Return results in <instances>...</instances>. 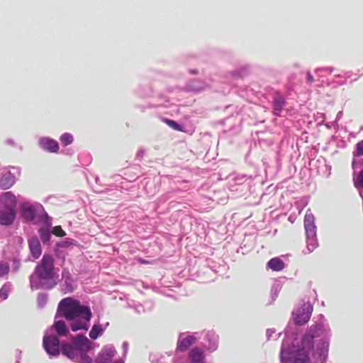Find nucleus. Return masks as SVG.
I'll return each mask as SVG.
<instances>
[{"mask_svg": "<svg viewBox=\"0 0 363 363\" xmlns=\"http://www.w3.org/2000/svg\"><path fill=\"white\" fill-rule=\"evenodd\" d=\"M15 184V177L11 172L4 174L0 179V188L8 189Z\"/></svg>", "mask_w": 363, "mask_h": 363, "instance_id": "12", "label": "nucleus"}, {"mask_svg": "<svg viewBox=\"0 0 363 363\" xmlns=\"http://www.w3.org/2000/svg\"><path fill=\"white\" fill-rule=\"evenodd\" d=\"M164 122L167 124L172 129L176 130H181L180 125L174 121L170 119H164Z\"/></svg>", "mask_w": 363, "mask_h": 363, "instance_id": "27", "label": "nucleus"}, {"mask_svg": "<svg viewBox=\"0 0 363 363\" xmlns=\"http://www.w3.org/2000/svg\"><path fill=\"white\" fill-rule=\"evenodd\" d=\"M354 185L356 187L363 188V169L359 172L357 179L354 181Z\"/></svg>", "mask_w": 363, "mask_h": 363, "instance_id": "29", "label": "nucleus"}, {"mask_svg": "<svg viewBox=\"0 0 363 363\" xmlns=\"http://www.w3.org/2000/svg\"><path fill=\"white\" fill-rule=\"evenodd\" d=\"M102 333L101 326L99 325H94L91 331L89 332V337L93 339H97Z\"/></svg>", "mask_w": 363, "mask_h": 363, "instance_id": "22", "label": "nucleus"}, {"mask_svg": "<svg viewBox=\"0 0 363 363\" xmlns=\"http://www.w3.org/2000/svg\"><path fill=\"white\" fill-rule=\"evenodd\" d=\"M267 267L272 271L279 272L284 269L285 264L282 259L279 257H274L268 261Z\"/></svg>", "mask_w": 363, "mask_h": 363, "instance_id": "16", "label": "nucleus"}, {"mask_svg": "<svg viewBox=\"0 0 363 363\" xmlns=\"http://www.w3.org/2000/svg\"><path fill=\"white\" fill-rule=\"evenodd\" d=\"M57 314L67 320L82 318L86 321H90L92 315L89 306L81 305L78 300L72 297L65 298L60 301L57 306Z\"/></svg>", "mask_w": 363, "mask_h": 363, "instance_id": "1", "label": "nucleus"}, {"mask_svg": "<svg viewBox=\"0 0 363 363\" xmlns=\"http://www.w3.org/2000/svg\"><path fill=\"white\" fill-rule=\"evenodd\" d=\"M84 354L81 357V362L82 363H91L92 360L91 358L89 357L88 355L86 354V353L83 352Z\"/></svg>", "mask_w": 363, "mask_h": 363, "instance_id": "32", "label": "nucleus"}, {"mask_svg": "<svg viewBox=\"0 0 363 363\" xmlns=\"http://www.w3.org/2000/svg\"><path fill=\"white\" fill-rule=\"evenodd\" d=\"M284 105L285 101L283 97H276L273 101L274 114L278 116H280L281 111H282Z\"/></svg>", "mask_w": 363, "mask_h": 363, "instance_id": "18", "label": "nucleus"}, {"mask_svg": "<svg viewBox=\"0 0 363 363\" xmlns=\"http://www.w3.org/2000/svg\"><path fill=\"white\" fill-rule=\"evenodd\" d=\"M1 199L5 203H9L11 204L15 203V196L10 191L4 193L1 196Z\"/></svg>", "mask_w": 363, "mask_h": 363, "instance_id": "24", "label": "nucleus"}, {"mask_svg": "<svg viewBox=\"0 0 363 363\" xmlns=\"http://www.w3.org/2000/svg\"><path fill=\"white\" fill-rule=\"evenodd\" d=\"M116 354V350L113 347H106L98 354L95 362L96 363H108Z\"/></svg>", "mask_w": 363, "mask_h": 363, "instance_id": "8", "label": "nucleus"}, {"mask_svg": "<svg viewBox=\"0 0 363 363\" xmlns=\"http://www.w3.org/2000/svg\"><path fill=\"white\" fill-rule=\"evenodd\" d=\"M10 272V265L8 262L0 261V278L7 277Z\"/></svg>", "mask_w": 363, "mask_h": 363, "instance_id": "21", "label": "nucleus"}, {"mask_svg": "<svg viewBox=\"0 0 363 363\" xmlns=\"http://www.w3.org/2000/svg\"><path fill=\"white\" fill-rule=\"evenodd\" d=\"M313 312V306L310 303H304L301 308L293 312L296 325H302L308 322Z\"/></svg>", "mask_w": 363, "mask_h": 363, "instance_id": "4", "label": "nucleus"}, {"mask_svg": "<svg viewBox=\"0 0 363 363\" xmlns=\"http://www.w3.org/2000/svg\"><path fill=\"white\" fill-rule=\"evenodd\" d=\"M35 273L41 280H51L55 277L54 259L52 255L45 254L40 263L35 267Z\"/></svg>", "mask_w": 363, "mask_h": 363, "instance_id": "3", "label": "nucleus"}, {"mask_svg": "<svg viewBox=\"0 0 363 363\" xmlns=\"http://www.w3.org/2000/svg\"><path fill=\"white\" fill-rule=\"evenodd\" d=\"M191 363H204V356L201 350L197 347L193 348L189 354Z\"/></svg>", "mask_w": 363, "mask_h": 363, "instance_id": "15", "label": "nucleus"}, {"mask_svg": "<svg viewBox=\"0 0 363 363\" xmlns=\"http://www.w3.org/2000/svg\"><path fill=\"white\" fill-rule=\"evenodd\" d=\"M140 262L142 264H148L149 262L143 259H140Z\"/></svg>", "mask_w": 363, "mask_h": 363, "instance_id": "36", "label": "nucleus"}, {"mask_svg": "<svg viewBox=\"0 0 363 363\" xmlns=\"http://www.w3.org/2000/svg\"><path fill=\"white\" fill-rule=\"evenodd\" d=\"M89 321H86L84 319L79 318L78 321L74 322L71 325V329L74 332L79 330H87L89 328Z\"/></svg>", "mask_w": 363, "mask_h": 363, "instance_id": "19", "label": "nucleus"}, {"mask_svg": "<svg viewBox=\"0 0 363 363\" xmlns=\"http://www.w3.org/2000/svg\"><path fill=\"white\" fill-rule=\"evenodd\" d=\"M40 145L43 149L50 152H57L59 150L58 143L53 139L48 138H43L40 140Z\"/></svg>", "mask_w": 363, "mask_h": 363, "instance_id": "11", "label": "nucleus"}, {"mask_svg": "<svg viewBox=\"0 0 363 363\" xmlns=\"http://www.w3.org/2000/svg\"><path fill=\"white\" fill-rule=\"evenodd\" d=\"M294 363H309V357L305 352L298 351L294 357Z\"/></svg>", "mask_w": 363, "mask_h": 363, "instance_id": "20", "label": "nucleus"}, {"mask_svg": "<svg viewBox=\"0 0 363 363\" xmlns=\"http://www.w3.org/2000/svg\"><path fill=\"white\" fill-rule=\"evenodd\" d=\"M307 81L309 83H312L314 81L313 77V75L310 72L307 73Z\"/></svg>", "mask_w": 363, "mask_h": 363, "instance_id": "33", "label": "nucleus"}, {"mask_svg": "<svg viewBox=\"0 0 363 363\" xmlns=\"http://www.w3.org/2000/svg\"><path fill=\"white\" fill-rule=\"evenodd\" d=\"M72 344L77 351L87 352L91 349V342L83 335H78L72 340Z\"/></svg>", "mask_w": 363, "mask_h": 363, "instance_id": "6", "label": "nucleus"}, {"mask_svg": "<svg viewBox=\"0 0 363 363\" xmlns=\"http://www.w3.org/2000/svg\"><path fill=\"white\" fill-rule=\"evenodd\" d=\"M28 247L32 257L36 259H38L42 254V248L40 242L38 238L33 237L28 240Z\"/></svg>", "mask_w": 363, "mask_h": 363, "instance_id": "9", "label": "nucleus"}, {"mask_svg": "<svg viewBox=\"0 0 363 363\" xmlns=\"http://www.w3.org/2000/svg\"><path fill=\"white\" fill-rule=\"evenodd\" d=\"M281 363H290L289 360L284 359L283 352L281 353Z\"/></svg>", "mask_w": 363, "mask_h": 363, "instance_id": "34", "label": "nucleus"}, {"mask_svg": "<svg viewBox=\"0 0 363 363\" xmlns=\"http://www.w3.org/2000/svg\"><path fill=\"white\" fill-rule=\"evenodd\" d=\"M357 156H362L363 155V140L357 143L356 145V153Z\"/></svg>", "mask_w": 363, "mask_h": 363, "instance_id": "30", "label": "nucleus"}, {"mask_svg": "<svg viewBox=\"0 0 363 363\" xmlns=\"http://www.w3.org/2000/svg\"><path fill=\"white\" fill-rule=\"evenodd\" d=\"M52 328L60 336H65L69 333V329L63 320L55 321Z\"/></svg>", "mask_w": 363, "mask_h": 363, "instance_id": "17", "label": "nucleus"}, {"mask_svg": "<svg viewBox=\"0 0 363 363\" xmlns=\"http://www.w3.org/2000/svg\"><path fill=\"white\" fill-rule=\"evenodd\" d=\"M16 218V212L13 208H9L5 210L0 211V225H10Z\"/></svg>", "mask_w": 363, "mask_h": 363, "instance_id": "7", "label": "nucleus"}, {"mask_svg": "<svg viewBox=\"0 0 363 363\" xmlns=\"http://www.w3.org/2000/svg\"><path fill=\"white\" fill-rule=\"evenodd\" d=\"M313 215L306 213L304 217V228L306 237V249L311 253L318 246L316 236V226L315 225Z\"/></svg>", "mask_w": 363, "mask_h": 363, "instance_id": "2", "label": "nucleus"}, {"mask_svg": "<svg viewBox=\"0 0 363 363\" xmlns=\"http://www.w3.org/2000/svg\"><path fill=\"white\" fill-rule=\"evenodd\" d=\"M46 301H47V296L46 295H44V294H40L38 296V303L40 305H41L42 306H44L46 303Z\"/></svg>", "mask_w": 363, "mask_h": 363, "instance_id": "31", "label": "nucleus"}, {"mask_svg": "<svg viewBox=\"0 0 363 363\" xmlns=\"http://www.w3.org/2000/svg\"><path fill=\"white\" fill-rule=\"evenodd\" d=\"M39 235L42 241L45 243L49 241L50 238V232L45 228H40L38 231Z\"/></svg>", "mask_w": 363, "mask_h": 363, "instance_id": "26", "label": "nucleus"}, {"mask_svg": "<svg viewBox=\"0 0 363 363\" xmlns=\"http://www.w3.org/2000/svg\"><path fill=\"white\" fill-rule=\"evenodd\" d=\"M52 233L57 237H64L66 233L60 225L53 228Z\"/></svg>", "mask_w": 363, "mask_h": 363, "instance_id": "28", "label": "nucleus"}, {"mask_svg": "<svg viewBox=\"0 0 363 363\" xmlns=\"http://www.w3.org/2000/svg\"><path fill=\"white\" fill-rule=\"evenodd\" d=\"M60 350L64 355L71 359H74L77 357L78 352L73 344L65 342H62L61 344Z\"/></svg>", "mask_w": 363, "mask_h": 363, "instance_id": "13", "label": "nucleus"}, {"mask_svg": "<svg viewBox=\"0 0 363 363\" xmlns=\"http://www.w3.org/2000/svg\"><path fill=\"white\" fill-rule=\"evenodd\" d=\"M196 341V337L193 335H188L186 337L180 338L177 342V350L180 352H184L189 349Z\"/></svg>", "mask_w": 363, "mask_h": 363, "instance_id": "10", "label": "nucleus"}, {"mask_svg": "<svg viewBox=\"0 0 363 363\" xmlns=\"http://www.w3.org/2000/svg\"><path fill=\"white\" fill-rule=\"evenodd\" d=\"M10 287V283H6L1 286L0 289V300L4 301L8 298Z\"/></svg>", "mask_w": 363, "mask_h": 363, "instance_id": "23", "label": "nucleus"}, {"mask_svg": "<svg viewBox=\"0 0 363 363\" xmlns=\"http://www.w3.org/2000/svg\"><path fill=\"white\" fill-rule=\"evenodd\" d=\"M60 141L64 145L67 146L73 142V136L68 133H64L60 137Z\"/></svg>", "mask_w": 363, "mask_h": 363, "instance_id": "25", "label": "nucleus"}, {"mask_svg": "<svg viewBox=\"0 0 363 363\" xmlns=\"http://www.w3.org/2000/svg\"><path fill=\"white\" fill-rule=\"evenodd\" d=\"M43 347L49 354L57 356L60 354V342L55 335L45 336L43 337Z\"/></svg>", "mask_w": 363, "mask_h": 363, "instance_id": "5", "label": "nucleus"}, {"mask_svg": "<svg viewBox=\"0 0 363 363\" xmlns=\"http://www.w3.org/2000/svg\"><path fill=\"white\" fill-rule=\"evenodd\" d=\"M35 210L33 205L25 203L22 205V216L28 221L34 220Z\"/></svg>", "mask_w": 363, "mask_h": 363, "instance_id": "14", "label": "nucleus"}, {"mask_svg": "<svg viewBox=\"0 0 363 363\" xmlns=\"http://www.w3.org/2000/svg\"><path fill=\"white\" fill-rule=\"evenodd\" d=\"M71 243L70 242H64L63 244L62 245V247H67L69 245H70Z\"/></svg>", "mask_w": 363, "mask_h": 363, "instance_id": "35", "label": "nucleus"}]
</instances>
